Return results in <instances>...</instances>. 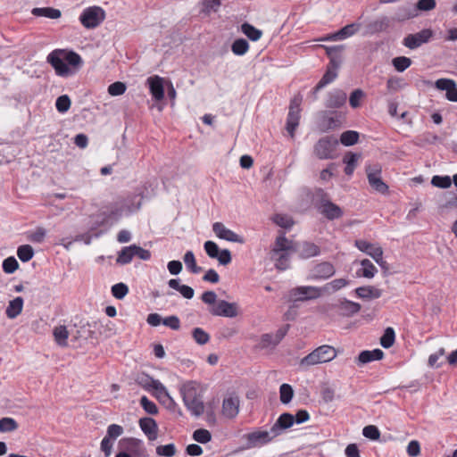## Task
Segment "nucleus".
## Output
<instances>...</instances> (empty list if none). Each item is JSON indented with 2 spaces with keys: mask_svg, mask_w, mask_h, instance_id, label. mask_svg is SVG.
<instances>
[{
  "mask_svg": "<svg viewBox=\"0 0 457 457\" xmlns=\"http://www.w3.org/2000/svg\"><path fill=\"white\" fill-rule=\"evenodd\" d=\"M47 62L54 69L55 73L61 77H69L75 73V70L81 66L82 59L75 52H66L62 49H55L47 56Z\"/></svg>",
  "mask_w": 457,
  "mask_h": 457,
  "instance_id": "obj_1",
  "label": "nucleus"
},
{
  "mask_svg": "<svg viewBox=\"0 0 457 457\" xmlns=\"http://www.w3.org/2000/svg\"><path fill=\"white\" fill-rule=\"evenodd\" d=\"M180 395L184 404L192 415L199 417L204 412L203 397L195 382L189 381L184 384L180 387Z\"/></svg>",
  "mask_w": 457,
  "mask_h": 457,
  "instance_id": "obj_2",
  "label": "nucleus"
},
{
  "mask_svg": "<svg viewBox=\"0 0 457 457\" xmlns=\"http://www.w3.org/2000/svg\"><path fill=\"white\" fill-rule=\"evenodd\" d=\"M337 351L330 345H321L317 347L312 353L301 360V365L312 366L319 363L328 362L335 359Z\"/></svg>",
  "mask_w": 457,
  "mask_h": 457,
  "instance_id": "obj_3",
  "label": "nucleus"
},
{
  "mask_svg": "<svg viewBox=\"0 0 457 457\" xmlns=\"http://www.w3.org/2000/svg\"><path fill=\"white\" fill-rule=\"evenodd\" d=\"M338 140L335 136H325L320 138L313 146V154L319 160L334 159Z\"/></svg>",
  "mask_w": 457,
  "mask_h": 457,
  "instance_id": "obj_4",
  "label": "nucleus"
},
{
  "mask_svg": "<svg viewBox=\"0 0 457 457\" xmlns=\"http://www.w3.org/2000/svg\"><path fill=\"white\" fill-rule=\"evenodd\" d=\"M275 438L274 434L270 431L254 430L243 436L245 444V449L259 448L268 445Z\"/></svg>",
  "mask_w": 457,
  "mask_h": 457,
  "instance_id": "obj_5",
  "label": "nucleus"
},
{
  "mask_svg": "<svg viewBox=\"0 0 457 457\" xmlns=\"http://www.w3.org/2000/svg\"><path fill=\"white\" fill-rule=\"evenodd\" d=\"M104 11L98 6H92L85 9L80 14L79 21L87 29H94L100 25L104 20Z\"/></svg>",
  "mask_w": 457,
  "mask_h": 457,
  "instance_id": "obj_6",
  "label": "nucleus"
},
{
  "mask_svg": "<svg viewBox=\"0 0 457 457\" xmlns=\"http://www.w3.org/2000/svg\"><path fill=\"white\" fill-rule=\"evenodd\" d=\"M119 447L121 451L129 453L131 457H145V448L140 439L124 437L119 441Z\"/></svg>",
  "mask_w": 457,
  "mask_h": 457,
  "instance_id": "obj_7",
  "label": "nucleus"
},
{
  "mask_svg": "<svg viewBox=\"0 0 457 457\" xmlns=\"http://www.w3.org/2000/svg\"><path fill=\"white\" fill-rule=\"evenodd\" d=\"M366 173L370 186L378 193L386 194L388 186L381 179V168L379 165H369L366 167Z\"/></svg>",
  "mask_w": 457,
  "mask_h": 457,
  "instance_id": "obj_8",
  "label": "nucleus"
},
{
  "mask_svg": "<svg viewBox=\"0 0 457 457\" xmlns=\"http://www.w3.org/2000/svg\"><path fill=\"white\" fill-rule=\"evenodd\" d=\"M434 33L430 29H424L414 34H408L403 40V45L409 49H416L428 43Z\"/></svg>",
  "mask_w": 457,
  "mask_h": 457,
  "instance_id": "obj_9",
  "label": "nucleus"
},
{
  "mask_svg": "<svg viewBox=\"0 0 457 457\" xmlns=\"http://www.w3.org/2000/svg\"><path fill=\"white\" fill-rule=\"evenodd\" d=\"M321 291L320 288L311 286L297 287L290 290L289 295L295 302H303L320 297Z\"/></svg>",
  "mask_w": 457,
  "mask_h": 457,
  "instance_id": "obj_10",
  "label": "nucleus"
},
{
  "mask_svg": "<svg viewBox=\"0 0 457 457\" xmlns=\"http://www.w3.org/2000/svg\"><path fill=\"white\" fill-rule=\"evenodd\" d=\"M209 312L213 316L235 318L238 315V306L237 303L220 300L215 305L209 309Z\"/></svg>",
  "mask_w": 457,
  "mask_h": 457,
  "instance_id": "obj_11",
  "label": "nucleus"
},
{
  "mask_svg": "<svg viewBox=\"0 0 457 457\" xmlns=\"http://www.w3.org/2000/svg\"><path fill=\"white\" fill-rule=\"evenodd\" d=\"M336 272L334 265L329 262H322L311 270L308 278L313 280L328 279Z\"/></svg>",
  "mask_w": 457,
  "mask_h": 457,
  "instance_id": "obj_12",
  "label": "nucleus"
},
{
  "mask_svg": "<svg viewBox=\"0 0 457 457\" xmlns=\"http://www.w3.org/2000/svg\"><path fill=\"white\" fill-rule=\"evenodd\" d=\"M434 87L439 91L445 92V98L450 102H457V84L452 79H438Z\"/></svg>",
  "mask_w": 457,
  "mask_h": 457,
  "instance_id": "obj_13",
  "label": "nucleus"
},
{
  "mask_svg": "<svg viewBox=\"0 0 457 457\" xmlns=\"http://www.w3.org/2000/svg\"><path fill=\"white\" fill-rule=\"evenodd\" d=\"M320 212L329 220L339 219L343 216L342 209L328 198H321L318 207Z\"/></svg>",
  "mask_w": 457,
  "mask_h": 457,
  "instance_id": "obj_14",
  "label": "nucleus"
},
{
  "mask_svg": "<svg viewBox=\"0 0 457 457\" xmlns=\"http://www.w3.org/2000/svg\"><path fill=\"white\" fill-rule=\"evenodd\" d=\"M212 230L215 233V235L220 239L239 244H243L245 242L244 238L241 236L227 228L225 225L221 222H215L212 225Z\"/></svg>",
  "mask_w": 457,
  "mask_h": 457,
  "instance_id": "obj_15",
  "label": "nucleus"
},
{
  "mask_svg": "<svg viewBox=\"0 0 457 457\" xmlns=\"http://www.w3.org/2000/svg\"><path fill=\"white\" fill-rule=\"evenodd\" d=\"M294 253H297L301 259H309L318 256L320 253V246L314 243L304 241L302 243H295Z\"/></svg>",
  "mask_w": 457,
  "mask_h": 457,
  "instance_id": "obj_16",
  "label": "nucleus"
},
{
  "mask_svg": "<svg viewBox=\"0 0 457 457\" xmlns=\"http://www.w3.org/2000/svg\"><path fill=\"white\" fill-rule=\"evenodd\" d=\"M295 423V416L288 412L282 413L276 422L270 428V433L274 434L275 437L279 436L283 430L291 428Z\"/></svg>",
  "mask_w": 457,
  "mask_h": 457,
  "instance_id": "obj_17",
  "label": "nucleus"
},
{
  "mask_svg": "<svg viewBox=\"0 0 457 457\" xmlns=\"http://www.w3.org/2000/svg\"><path fill=\"white\" fill-rule=\"evenodd\" d=\"M295 247V242L288 240L285 233H281L274 243V245L271 249L270 255H277L280 253H294V248Z\"/></svg>",
  "mask_w": 457,
  "mask_h": 457,
  "instance_id": "obj_18",
  "label": "nucleus"
},
{
  "mask_svg": "<svg viewBox=\"0 0 457 457\" xmlns=\"http://www.w3.org/2000/svg\"><path fill=\"white\" fill-rule=\"evenodd\" d=\"M329 308H337L340 315L350 317L360 312L361 305L358 303L344 299L337 304L328 305V309Z\"/></svg>",
  "mask_w": 457,
  "mask_h": 457,
  "instance_id": "obj_19",
  "label": "nucleus"
},
{
  "mask_svg": "<svg viewBox=\"0 0 457 457\" xmlns=\"http://www.w3.org/2000/svg\"><path fill=\"white\" fill-rule=\"evenodd\" d=\"M239 397L237 395H229L224 398L222 403V414L228 418H235L239 412Z\"/></svg>",
  "mask_w": 457,
  "mask_h": 457,
  "instance_id": "obj_20",
  "label": "nucleus"
},
{
  "mask_svg": "<svg viewBox=\"0 0 457 457\" xmlns=\"http://www.w3.org/2000/svg\"><path fill=\"white\" fill-rule=\"evenodd\" d=\"M361 25L358 23H351L345 27H343L341 29H339L337 32L328 35L326 37L320 38V41H327V40H342L346 37H349L353 35H354L359 29Z\"/></svg>",
  "mask_w": 457,
  "mask_h": 457,
  "instance_id": "obj_21",
  "label": "nucleus"
},
{
  "mask_svg": "<svg viewBox=\"0 0 457 457\" xmlns=\"http://www.w3.org/2000/svg\"><path fill=\"white\" fill-rule=\"evenodd\" d=\"M150 93L155 101L164 98L163 79L155 75L147 79Z\"/></svg>",
  "mask_w": 457,
  "mask_h": 457,
  "instance_id": "obj_22",
  "label": "nucleus"
},
{
  "mask_svg": "<svg viewBox=\"0 0 457 457\" xmlns=\"http://www.w3.org/2000/svg\"><path fill=\"white\" fill-rule=\"evenodd\" d=\"M346 94L342 89H334L328 94L325 106L337 109L342 107L346 102Z\"/></svg>",
  "mask_w": 457,
  "mask_h": 457,
  "instance_id": "obj_23",
  "label": "nucleus"
},
{
  "mask_svg": "<svg viewBox=\"0 0 457 457\" xmlns=\"http://www.w3.org/2000/svg\"><path fill=\"white\" fill-rule=\"evenodd\" d=\"M139 427L151 441L155 440L158 436V425L156 421L150 417L141 418L138 421Z\"/></svg>",
  "mask_w": 457,
  "mask_h": 457,
  "instance_id": "obj_24",
  "label": "nucleus"
},
{
  "mask_svg": "<svg viewBox=\"0 0 457 457\" xmlns=\"http://www.w3.org/2000/svg\"><path fill=\"white\" fill-rule=\"evenodd\" d=\"M354 245L360 251L366 253L374 261H378V259L381 260V255H383V249L380 246H375L372 244L361 239L356 240Z\"/></svg>",
  "mask_w": 457,
  "mask_h": 457,
  "instance_id": "obj_25",
  "label": "nucleus"
},
{
  "mask_svg": "<svg viewBox=\"0 0 457 457\" xmlns=\"http://www.w3.org/2000/svg\"><path fill=\"white\" fill-rule=\"evenodd\" d=\"M384 357V353L380 349L372 351L365 350L360 353L357 361L359 365L366 364L373 361H379Z\"/></svg>",
  "mask_w": 457,
  "mask_h": 457,
  "instance_id": "obj_26",
  "label": "nucleus"
},
{
  "mask_svg": "<svg viewBox=\"0 0 457 457\" xmlns=\"http://www.w3.org/2000/svg\"><path fill=\"white\" fill-rule=\"evenodd\" d=\"M356 295L362 299H377L382 295V290L372 286L360 287L355 289Z\"/></svg>",
  "mask_w": 457,
  "mask_h": 457,
  "instance_id": "obj_27",
  "label": "nucleus"
},
{
  "mask_svg": "<svg viewBox=\"0 0 457 457\" xmlns=\"http://www.w3.org/2000/svg\"><path fill=\"white\" fill-rule=\"evenodd\" d=\"M360 157V154H355L352 152H348L345 154L343 158V162L345 163V173L346 175L351 176L353 173Z\"/></svg>",
  "mask_w": 457,
  "mask_h": 457,
  "instance_id": "obj_28",
  "label": "nucleus"
},
{
  "mask_svg": "<svg viewBox=\"0 0 457 457\" xmlns=\"http://www.w3.org/2000/svg\"><path fill=\"white\" fill-rule=\"evenodd\" d=\"M22 307L23 299L21 296H18L9 302L5 310V314L9 319H14L21 312Z\"/></svg>",
  "mask_w": 457,
  "mask_h": 457,
  "instance_id": "obj_29",
  "label": "nucleus"
},
{
  "mask_svg": "<svg viewBox=\"0 0 457 457\" xmlns=\"http://www.w3.org/2000/svg\"><path fill=\"white\" fill-rule=\"evenodd\" d=\"M31 13L37 17H46L49 19H58L62 15L59 9L53 7H36L32 9Z\"/></svg>",
  "mask_w": 457,
  "mask_h": 457,
  "instance_id": "obj_30",
  "label": "nucleus"
},
{
  "mask_svg": "<svg viewBox=\"0 0 457 457\" xmlns=\"http://www.w3.org/2000/svg\"><path fill=\"white\" fill-rule=\"evenodd\" d=\"M300 112L298 111H289L287 118L286 129L293 138L295 137V131L299 125Z\"/></svg>",
  "mask_w": 457,
  "mask_h": 457,
  "instance_id": "obj_31",
  "label": "nucleus"
},
{
  "mask_svg": "<svg viewBox=\"0 0 457 457\" xmlns=\"http://www.w3.org/2000/svg\"><path fill=\"white\" fill-rule=\"evenodd\" d=\"M390 24V20L386 16H383L376 21L368 24V29L371 33H378L385 31Z\"/></svg>",
  "mask_w": 457,
  "mask_h": 457,
  "instance_id": "obj_32",
  "label": "nucleus"
},
{
  "mask_svg": "<svg viewBox=\"0 0 457 457\" xmlns=\"http://www.w3.org/2000/svg\"><path fill=\"white\" fill-rule=\"evenodd\" d=\"M53 335L54 340L60 346H67V339L69 337V332L67 328L63 325L57 326L54 328Z\"/></svg>",
  "mask_w": 457,
  "mask_h": 457,
  "instance_id": "obj_33",
  "label": "nucleus"
},
{
  "mask_svg": "<svg viewBox=\"0 0 457 457\" xmlns=\"http://www.w3.org/2000/svg\"><path fill=\"white\" fill-rule=\"evenodd\" d=\"M135 256L133 245L123 247L118 253L117 263L124 265L129 263Z\"/></svg>",
  "mask_w": 457,
  "mask_h": 457,
  "instance_id": "obj_34",
  "label": "nucleus"
},
{
  "mask_svg": "<svg viewBox=\"0 0 457 457\" xmlns=\"http://www.w3.org/2000/svg\"><path fill=\"white\" fill-rule=\"evenodd\" d=\"M292 253H280L275 256L271 255V259L275 261V267L279 270H286L290 265V254Z\"/></svg>",
  "mask_w": 457,
  "mask_h": 457,
  "instance_id": "obj_35",
  "label": "nucleus"
},
{
  "mask_svg": "<svg viewBox=\"0 0 457 457\" xmlns=\"http://www.w3.org/2000/svg\"><path fill=\"white\" fill-rule=\"evenodd\" d=\"M150 386L153 387L154 389H155L160 394H163V395L167 398V400L169 402V403L167 405L168 409L173 410L177 406V403L170 396L165 386L159 380L151 379Z\"/></svg>",
  "mask_w": 457,
  "mask_h": 457,
  "instance_id": "obj_36",
  "label": "nucleus"
},
{
  "mask_svg": "<svg viewBox=\"0 0 457 457\" xmlns=\"http://www.w3.org/2000/svg\"><path fill=\"white\" fill-rule=\"evenodd\" d=\"M242 32L252 41H257L261 38L262 31L253 25L245 22L241 26Z\"/></svg>",
  "mask_w": 457,
  "mask_h": 457,
  "instance_id": "obj_37",
  "label": "nucleus"
},
{
  "mask_svg": "<svg viewBox=\"0 0 457 457\" xmlns=\"http://www.w3.org/2000/svg\"><path fill=\"white\" fill-rule=\"evenodd\" d=\"M220 4V0H203L200 12L208 16L212 12H216Z\"/></svg>",
  "mask_w": 457,
  "mask_h": 457,
  "instance_id": "obj_38",
  "label": "nucleus"
},
{
  "mask_svg": "<svg viewBox=\"0 0 457 457\" xmlns=\"http://www.w3.org/2000/svg\"><path fill=\"white\" fill-rule=\"evenodd\" d=\"M359 133L354 130H346L341 134L340 142L345 146L353 145L358 142Z\"/></svg>",
  "mask_w": 457,
  "mask_h": 457,
  "instance_id": "obj_39",
  "label": "nucleus"
},
{
  "mask_svg": "<svg viewBox=\"0 0 457 457\" xmlns=\"http://www.w3.org/2000/svg\"><path fill=\"white\" fill-rule=\"evenodd\" d=\"M184 262L187 268L194 274L202 271V268L196 265L195 254L192 251H187L184 255Z\"/></svg>",
  "mask_w": 457,
  "mask_h": 457,
  "instance_id": "obj_40",
  "label": "nucleus"
},
{
  "mask_svg": "<svg viewBox=\"0 0 457 457\" xmlns=\"http://www.w3.org/2000/svg\"><path fill=\"white\" fill-rule=\"evenodd\" d=\"M17 256L22 262H27L33 258L34 250L29 245H20L17 249Z\"/></svg>",
  "mask_w": 457,
  "mask_h": 457,
  "instance_id": "obj_41",
  "label": "nucleus"
},
{
  "mask_svg": "<svg viewBox=\"0 0 457 457\" xmlns=\"http://www.w3.org/2000/svg\"><path fill=\"white\" fill-rule=\"evenodd\" d=\"M249 49V44L245 38L236 39L231 46V50L236 55H244Z\"/></svg>",
  "mask_w": 457,
  "mask_h": 457,
  "instance_id": "obj_42",
  "label": "nucleus"
},
{
  "mask_svg": "<svg viewBox=\"0 0 457 457\" xmlns=\"http://www.w3.org/2000/svg\"><path fill=\"white\" fill-rule=\"evenodd\" d=\"M18 427L17 421L12 418L4 417L0 419V432L2 433L15 431Z\"/></svg>",
  "mask_w": 457,
  "mask_h": 457,
  "instance_id": "obj_43",
  "label": "nucleus"
},
{
  "mask_svg": "<svg viewBox=\"0 0 457 457\" xmlns=\"http://www.w3.org/2000/svg\"><path fill=\"white\" fill-rule=\"evenodd\" d=\"M395 339V330L392 328L388 327L385 329L384 334L380 338V345L384 348H389L394 345Z\"/></svg>",
  "mask_w": 457,
  "mask_h": 457,
  "instance_id": "obj_44",
  "label": "nucleus"
},
{
  "mask_svg": "<svg viewBox=\"0 0 457 457\" xmlns=\"http://www.w3.org/2000/svg\"><path fill=\"white\" fill-rule=\"evenodd\" d=\"M280 402L287 404L294 396L293 387L288 384H282L279 387Z\"/></svg>",
  "mask_w": 457,
  "mask_h": 457,
  "instance_id": "obj_45",
  "label": "nucleus"
},
{
  "mask_svg": "<svg viewBox=\"0 0 457 457\" xmlns=\"http://www.w3.org/2000/svg\"><path fill=\"white\" fill-rule=\"evenodd\" d=\"M392 64L397 71L403 72L411 65V60L406 56H398L392 60Z\"/></svg>",
  "mask_w": 457,
  "mask_h": 457,
  "instance_id": "obj_46",
  "label": "nucleus"
},
{
  "mask_svg": "<svg viewBox=\"0 0 457 457\" xmlns=\"http://www.w3.org/2000/svg\"><path fill=\"white\" fill-rule=\"evenodd\" d=\"M192 337L198 345H205L210 340V335L201 328H195L192 330Z\"/></svg>",
  "mask_w": 457,
  "mask_h": 457,
  "instance_id": "obj_47",
  "label": "nucleus"
},
{
  "mask_svg": "<svg viewBox=\"0 0 457 457\" xmlns=\"http://www.w3.org/2000/svg\"><path fill=\"white\" fill-rule=\"evenodd\" d=\"M362 276L364 278H371L375 276V273L378 271L377 268L374 264L369 260L364 259L361 262Z\"/></svg>",
  "mask_w": 457,
  "mask_h": 457,
  "instance_id": "obj_48",
  "label": "nucleus"
},
{
  "mask_svg": "<svg viewBox=\"0 0 457 457\" xmlns=\"http://www.w3.org/2000/svg\"><path fill=\"white\" fill-rule=\"evenodd\" d=\"M337 77V72L332 71L330 67H327V71L318 82V88H323L329 83L333 82Z\"/></svg>",
  "mask_w": 457,
  "mask_h": 457,
  "instance_id": "obj_49",
  "label": "nucleus"
},
{
  "mask_svg": "<svg viewBox=\"0 0 457 457\" xmlns=\"http://www.w3.org/2000/svg\"><path fill=\"white\" fill-rule=\"evenodd\" d=\"M271 220L275 224L284 228H289L294 224L291 217L285 214H275Z\"/></svg>",
  "mask_w": 457,
  "mask_h": 457,
  "instance_id": "obj_50",
  "label": "nucleus"
},
{
  "mask_svg": "<svg viewBox=\"0 0 457 457\" xmlns=\"http://www.w3.org/2000/svg\"><path fill=\"white\" fill-rule=\"evenodd\" d=\"M71 102L67 95H62L56 99L55 107L61 113H65L69 111Z\"/></svg>",
  "mask_w": 457,
  "mask_h": 457,
  "instance_id": "obj_51",
  "label": "nucleus"
},
{
  "mask_svg": "<svg viewBox=\"0 0 457 457\" xmlns=\"http://www.w3.org/2000/svg\"><path fill=\"white\" fill-rule=\"evenodd\" d=\"M431 184L439 188H448L452 185V179L449 176L436 175L432 178Z\"/></svg>",
  "mask_w": 457,
  "mask_h": 457,
  "instance_id": "obj_52",
  "label": "nucleus"
},
{
  "mask_svg": "<svg viewBox=\"0 0 457 457\" xmlns=\"http://www.w3.org/2000/svg\"><path fill=\"white\" fill-rule=\"evenodd\" d=\"M140 405L148 414L156 415L158 413L157 405L154 402L150 401L145 395L140 398Z\"/></svg>",
  "mask_w": 457,
  "mask_h": 457,
  "instance_id": "obj_53",
  "label": "nucleus"
},
{
  "mask_svg": "<svg viewBox=\"0 0 457 457\" xmlns=\"http://www.w3.org/2000/svg\"><path fill=\"white\" fill-rule=\"evenodd\" d=\"M129 293V287L124 283H117L112 287V295L120 300L123 299Z\"/></svg>",
  "mask_w": 457,
  "mask_h": 457,
  "instance_id": "obj_54",
  "label": "nucleus"
},
{
  "mask_svg": "<svg viewBox=\"0 0 457 457\" xmlns=\"http://www.w3.org/2000/svg\"><path fill=\"white\" fill-rule=\"evenodd\" d=\"M193 438L198 443L206 444L211 441L212 435L207 429L199 428L193 433Z\"/></svg>",
  "mask_w": 457,
  "mask_h": 457,
  "instance_id": "obj_55",
  "label": "nucleus"
},
{
  "mask_svg": "<svg viewBox=\"0 0 457 457\" xmlns=\"http://www.w3.org/2000/svg\"><path fill=\"white\" fill-rule=\"evenodd\" d=\"M127 89L126 84L120 81L112 83L108 87V93L112 96H121Z\"/></svg>",
  "mask_w": 457,
  "mask_h": 457,
  "instance_id": "obj_56",
  "label": "nucleus"
},
{
  "mask_svg": "<svg viewBox=\"0 0 457 457\" xmlns=\"http://www.w3.org/2000/svg\"><path fill=\"white\" fill-rule=\"evenodd\" d=\"M156 453L160 456L172 457L176 453V447L174 444L165 445H159L156 447Z\"/></svg>",
  "mask_w": 457,
  "mask_h": 457,
  "instance_id": "obj_57",
  "label": "nucleus"
},
{
  "mask_svg": "<svg viewBox=\"0 0 457 457\" xmlns=\"http://www.w3.org/2000/svg\"><path fill=\"white\" fill-rule=\"evenodd\" d=\"M362 435L371 440H378L380 436V431L374 425H368L363 428Z\"/></svg>",
  "mask_w": 457,
  "mask_h": 457,
  "instance_id": "obj_58",
  "label": "nucleus"
},
{
  "mask_svg": "<svg viewBox=\"0 0 457 457\" xmlns=\"http://www.w3.org/2000/svg\"><path fill=\"white\" fill-rule=\"evenodd\" d=\"M19 267V263L14 257H8L3 262V270L7 274L13 273Z\"/></svg>",
  "mask_w": 457,
  "mask_h": 457,
  "instance_id": "obj_59",
  "label": "nucleus"
},
{
  "mask_svg": "<svg viewBox=\"0 0 457 457\" xmlns=\"http://www.w3.org/2000/svg\"><path fill=\"white\" fill-rule=\"evenodd\" d=\"M204 248L210 258L215 259L218 257L220 248L215 242L206 241L204 245Z\"/></svg>",
  "mask_w": 457,
  "mask_h": 457,
  "instance_id": "obj_60",
  "label": "nucleus"
},
{
  "mask_svg": "<svg viewBox=\"0 0 457 457\" xmlns=\"http://www.w3.org/2000/svg\"><path fill=\"white\" fill-rule=\"evenodd\" d=\"M123 431L124 429L121 426L112 424L107 428V433L105 436L114 441L117 437L122 435Z\"/></svg>",
  "mask_w": 457,
  "mask_h": 457,
  "instance_id": "obj_61",
  "label": "nucleus"
},
{
  "mask_svg": "<svg viewBox=\"0 0 457 457\" xmlns=\"http://www.w3.org/2000/svg\"><path fill=\"white\" fill-rule=\"evenodd\" d=\"M364 96V93L361 89H355L352 92L349 104L353 108H358L361 105V100Z\"/></svg>",
  "mask_w": 457,
  "mask_h": 457,
  "instance_id": "obj_62",
  "label": "nucleus"
},
{
  "mask_svg": "<svg viewBox=\"0 0 457 457\" xmlns=\"http://www.w3.org/2000/svg\"><path fill=\"white\" fill-rule=\"evenodd\" d=\"M405 84L403 79L398 77H391L387 79L386 87L389 91H397L401 89Z\"/></svg>",
  "mask_w": 457,
  "mask_h": 457,
  "instance_id": "obj_63",
  "label": "nucleus"
},
{
  "mask_svg": "<svg viewBox=\"0 0 457 457\" xmlns=\"http://www.w3.org/2000/svg\"><path fill=\"white\" fill-rule=\"evenodd\" d=\"M162 324L173 330H178L180 328V320L175 315H171L162 319Z\"/></svg>",
  "mask_w": 457,
  "mask_h": 457,
  "instance_id": "obj_64",
  "label": "nucleus"
}]
</instances>
